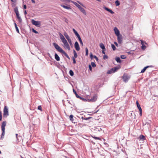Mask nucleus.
Masks as SVG:
<instances>
[{"mask_svg": "<svg viewBox=\"0 0 158 158\" xmlns=\"http://www.w3.org/2000/svg\"><path fill=\"white\" fill-rule=\"evenodd\" d=\"M32 31L34 33H35V34H38V32L36 31L35 30L34 28H32Z\"/></svg>", "mask_w": 158, "mask_h": 158, "instance_id": "c9c22d12", "label": "nucleus"}, {"mask_svg": "<svg viewBox=\"0 0 158 158\" xmlns=\"http://www.w3.org/2000/svg\"><path fill=\"white\" fill-rule=\"evenodd\" d=\"M59 35L60 39L64 45V48L69 51L70 50V49L69 45L64 36L60 33H59Z\"/></svg>", "mask_w": 158, "mask_h": 158, "instance_id": "f257e3e1", "label": "nucleus"}, {"mask_svg": "<svg viewBox=\"0 0 158 158\" xmlns=\"http://www.w3.org/2000/svg\"><path fill=\"white\" fill-rule=\"evenodd\" d=\"M71 2L73 3L79 9L80 8V7H81V6H80L79 4H78V3H77L76 2L71 1Z\"/></svg>", "mask_w": 158, "mask_h": 158, "instance_id": "aec40b11", "label": "nucleus"}, {"mask_svg": "<svg viewBox=\"0 0 158 158\" xmlns=\"http://www.w3.org/2000/svg\"><path fill=\"white\" fill-rule=\"evenodd\" d=\"M79 41H80V44H81L82 45H83V42H82V40H79Z\"/></svg>", "mask_w": 158, "mask_h": 158, "instance_id": "6e6d98bb", "label": "nucleus"}, {"mask_svg": "<svg viewBox=\"0 0 158 158\" xmlns=\"http://www.w3.org/2000/svg\"><path fill=\"white\" fill-rule=\"evenodd\" d=\"M97 99V96L96 95H94L91 99H89L87 100L86 101L89 102H94L96 101Z\"/></svg>", "mask_w": 158, "mask_h": 158, "instance_id": "6e6552de", "label": "nucleus"}, {"mask_svg": "<svg viewBox=\"0 0 158 158\" xmlns=\"http://www.w3.org/2000/svg\"><path fill=\"white\" fill-rule=\"evenodd\" d=\"M100 47L102 49L105 47L104 44L102 43L100 44Z\"/></svg>", "mask_w": 158, "mask_h": 158, "instance_id": "72a5a7b5", "label": "nucleus"}, {"mask_svg": "<svg viewBox=\"0 0 158 158\" xmlns=\"http://www.w3.org/2000/svg\"><path fill=\"white\" fill-rule=\"evenodd\" d=\"M2 116L1 114V121L2 120Z\"/></svg>", "mask_w": 158, "mask_h": 158, "instance_id": "69168bd1", "label": "nucleus"}, {"mask_svg": "<svg viewBox=\"0 0 158 158\" xmlns=\"http://www.w3.org/2000/svg\"><path fill=\"white\" fill-rule=\"evenodd\" d=\"M146 46L144 45H142L141 46V48L143 50H145L146 49Z\"/></svg>", "mask_w": 158, "mask_h": 158, "instance_id": "ea45409f", "label": "nucleus"}, {"mask_svg": "<svg viewBox=\"0 0 158 158\" xmlns=\"http://www.w3.org/2000/svg\"><path fill=\"white\" fill-rule=\"evenodd\" d=\"M148 68V66H146V67H145L141 71V73H144L145 71L146 70V69Z\"/></svg>", "mask_w": 158, "mask_h": 158, "instance_id": "c756f323", "label": "nucleus"}, {"mask_svg": "<svg viewBox=\"0 0 158 158\" xmlns=\"http://www.w3.org/2000/svg\"><path fill=\"white\" fill-rule=\"evenodd\" d=\"M31 1L32 3H35V1L34 0H31Z\"/></svg>", "mask_w": 158, "mask_h": 158, "instance_id": "e2e57ef3", "label": "nucleus"}, {"mask_svg": "<svg viewBox=\"0 0 158 158\" xmlns=\"http://www.w3.org/2000/svg\"><path fill=\"white\" fill-rule=\"evenodd\" d=\"M92 137L96 139H99V140H101V138L98 137H96L95 136H92Z\"/></svg>", "mask_w": 158, "mask_h": 158, "instance_id": "79ce46f5", "label": "nucleus"}, {"mask_svg": "<svg viewBox=\"0 0 158 158\" xmlns=\"http://www.w3.org/2000/svg\"><path fill=\"white\" fill-rule=\"evenodd\" d=\"M69 73L70 75L71 76H73L74 75V73L72 70H69Z\"/></svg>", "mask_w": 158, "mask_h": 158, "instance_id": "7c9ffc66", "label": "nucleus"}, {"mask_svg": "<svg viewBox=\"0 0 158 158\" xmlns=\"http://www.w3.org/2000/svg\"><path fill=\"white\" fill-rule=\"evenodd\" d=\"M23 13H24V14L25 15H26L27 14V11H26V10H24Z\"/></svg>", "mask_w": 158, "mask_h": 158, "instance_id": "4d7b16f0", "label": "nucleus"}, {"mask_svg": "<svg viewBox=\"0 0 158 158\" xmlns=\"http://www.w3.org/2000/svg\"><path fill=\"white\" fill-rule=\"evenodd\" d=\"M118 42V44H121L122 43L123 38L122 35H120L117 36Z\"/></svg>", "mask_w": 158, "mask_h": 158, "instance_id": "9b49d317", "label": "nucleus"}, {"mask_svg": "<svg viewBox=\"0 0 158 158\" xmlns=\"http://www.w3.org/2000/svg\"><path fill=\"white\" fill-rule=\"evenodd\" d=\"M89 70L91 71H92V67L90 65H89Z\"/></svg>", "mask_w": 158, "mask_h": 158, "instance_id": "3c124183", "label": "nucleus"}, {"mask_svg": "<svg viewBox=\"0 0 158 158\" xmlns=\"http://www.w3.org/2000/svg\"><path fill=\"white\" fill-rule=\"evenodd\" d=\"M111 47L114 51H115L116 50V47L114 44H111Z\"/></svg>", "mask_w": 158, "mask_h": 158, "instance_id": "473e14b6", "label": "nucleus"}, {"mask_svg": "<svg viewBox=\"0 0 158 158\" xmlns=\"http://www.w3.org/2000/svg\"><path fill=\"white\" fill-rule=\"evenodd\" d=\"M14 11L16 15L19 14L17 7H16L15 8Z\"/></svg>", "mask_w": 158, "mask_h": 158, "instance_id": "b1692460", "label": "nucleus"}, {"mask_svg": "<svg viewBox=\"0 0 158 158\" xmlns=\"http://www.w3.org/2000/svg\"><path fill=\"white\" fill-rule=\"evenodd\" d=\"M77 36L78 38V39L79 40H81V38L79 35H78Z\"/></svg>", "mask_w": 158, "mask_h": 158, "instance_id": "603ef678", "label": "nucleus"}, {"mask_svg": "<svg viewBox=\"0 0 158 158\" xmlns=\"http://www.w3.org/2000/svg\"><path fill=\"white\" fill-rule=\"evenodd\" d=\"M61 1L62 2H64L65 1H67L68 2H71V0H61Z\"/></svg>", "mask_w": 158, "mask_h": 158, "instance_id": "8fccbe9b", "label": "nucleus"}, {"mask_svg": "<svg viewBox=\"0 0 158 158\" xmlns=\"http://www.w3.org/2000/svg\"><path fill=\"white\" fill-rule=\"evenodd\" d=\"M73 30L76 36L79 35V34L78 33L77 31L74 28L73 29Z\"/></svg>", "mask_w": 158, "mask_h": 158, "instance_id": "c85d7f7f", "label": "nucleus"}, {"mask_svg": "<svg viewBox=\"0 0 158 158\" xmlns=\"http://www.w3.org/2000/svg\"><path fill=\"white\" fill-rule=\"evenodd\" d=\"M108 58V56H107L106 55H105L104 56H103V59L104 60H105L106 59H107Z\"/></svg>", "mask_w": 158, "mask_h": 158, "instance_id": "c03bdc74", "label": "nucleus"}, {"mask_svg": "<svg viewBox=\"0 0 158 158\" xmlns=\"http://www.w3.org/2000/svg\"><path fill=\"white\" fill-rule=\"evenodd\" d=\"M55 58L57 61H59L60 60V58L57 54L56 53H55Z\"/></svg>", "mask_w": 158, "mask_h": 158, "instance_id": "6ab92c4d", "label": "nucleus"}, {"mask_svg": "<svg viewBox=\"0 0 158 158\" xmlns=\"http://www.w3.org/2000/svg\"><path fill=\"white\" fill-rule=\"evenodd\" d=\"M73 52L74 54V56L73 57H74V58H77V57L78 55L75 50H73Z\"/></svg>", "mask_w": 158, "mask_h": 158, "instance_id": "4be33fe9", "label": "nucleus"}, {"mask_svg": "<svg viewBox=\"0 0 158 158\" xmlns=\"http://www.w3.org/2000/svg\"><path fill=\"white\" fill-rule=\"evenodd\" d=\"M114 43L116 47H118V43L116 42H114Z\"/></svg>", "mask_w": 158, "mask_h": 158, "instance_id": "5fc2aeb1", "label": "nucleus"}, {"mask_svg": "<svg viewBox=\"0 0 158 158\" xmlns=\"http://www.w3.org/2000/svg\"><path fill=\"white\" fill-rule=\"evenodd\" d=\"M115 3L116 6H118L120 4V2L118 0L116 1Z\"/></svg>", "mask_w": 158, "mask_h": 158, "instance_id": "2f4dec72", "label": "nucleus"}, {"mask_svg": "<svg viewBox=\"0 0 158 158\" xmlns=\"http://www.w3.org/2000/svg\"><path fill=\"white\" fill-rule=\"evenodd\" d=\"M77 36L78 38V39L79 40H81V38L79 35H78Z\"/></svg>", "mask_w": 158, "mask_h": 158, "instance_id": "864d4df0", "label": "nucleus"}, {"mask_svg": "<svg viewBox=\"0 0 158 158\" xmlns=\"http://www.w3.org/2000/svg\"><path fill=\"white\" fill-rule=\"evenodd\" d=\"M86 55L87 56L88 55V49L87 48H85Z\"/></svg>", "mask_w": 158, "mask_h": 158, "instance_id": "e433bc0d", "label": "nucleus"}, {"mask_svg": "<svg viewBox=\"0 0 158 158\" xmlns=\"http://www.w3.org/2000/svg\"><path fill=\"white\" fill-rule=\"evenodd\" d=\"M151 123V121L150 120L148 121V122H146L145 123L143 122V125H147L149 127H150V124Z\"/></svg>", "mask_w": 158, "mask_h": 158, "instance_id": "f3484780", "label": "nucleus"}, {"mask_svg": "<svg viewBox=\"0 0 158 158\" xmlns=\"http://www.w3.org/2000/svg\"><path fill=\"white\" fill-rule=\"evenodd\" d=\"M53 44L56 49L61 53H62L64 51L62 48L56 43H53Z\"/></svg>", "mask_w": 158, "mask_h": 158, "instance_id": "7ed1b4c3", "label": "nucleus"}, {"mask_svg": "<svg viewBox=\"0 0 158 158\" xmlns=\"http://www.w3.org/2000/svg\"><path fill=\"white\" fill-rule=\"evenodd\" d=\"M6 121H3L2 123L1 129L2 133L1 138H3V136H4L5 134V127L6 125Z\"/></svg>", "mask_w": 158, "mask_h": 158, "instance_id": "f03ea898", "label": "nucleus"}, {"mask_svg": "<svg viewBox=\"0 0 158 158\" xmlns=\"http://www.w3.org/2000/svg\"><path fill=\"white\" fill-rule=\"evenodd\" d=\"M114 30L116 35L117 36L120 35L119 31L116 27H115L114 28Z\"/></svg>", "mask_w": 158, "mask_h": 158, "instance_id": "ddd939ff", "label": "nucleus"}, {"mask_svg": "<svg viewBox=\"0 0 158 158\" xmlns=\"http://www.w3.org/2000/svg\"><path fill=\"white\" fill-rule=\"evenodd\" d=\"M18 19V20L19 23H21L22 22V19L21 18V17L20 16L19 17H18L17 18Z\"/></svg>", "mask_w": 158, "mask_h": 158, "instance_id": "58836bf2", "label": "nucleus"}, {"mask_svg": "<svg viewBox=\"0 0 158 158\" xmlns=\"http://www.w3.org/2000/svg\"><path fill=\"white\" fill-rule=\"evenodd\" d=\"M91 64L92 66L93 67H94V68L95 67H96V66L94 62H91Z\"/></svg>", "mask_w": 158, "mask_h": 158, "instance_id": "4c0bfd02", "label": "nucleus"}, {"mask_svg": "<svg viewBox=\"0 0 158 158\" xmlns=\"http://www.w3.org/2000/svg\"><path fill=\"white\" fill-rule=\"evenodd\" d=\"M17 18L20 17L19 14L16 15Z\"/></svg>", "mask_w": 158, "mask_h": 158, "instance_id": "680f3d73", "label": "nucleus"}, {"mask_svg": "<svg viewBox=\"0 0 158 158\" xmlns=\"http://www.w3.org/2000/svg\"><path fill=\"white\" fill-rule=\"evenodd\" d=\"M102 53L104 54H105V51H102Z\"/></svg>", "mask_w": 158, "mask_h": 158, "instance_id": "338daca9", "label": "nucleus"}, {"mask_svg": "<svg viewBox=\"0 0 158 158\" xmlns=\"http://www.w3.org/2000/svg\"><path fill=\"white\" fill-rule=\"evenodd\" d=\"M14 24L15 25V28L16 31H17V32L18 33H19V29L18 27H17V26L16 23H14Z\"/></svg>", "mask_w": 158, "mask_h": 158, "instance_id": "cd10ccee", "label": "nucleus"}, {"mask_svg": "<svg viewBox=\"0 0 158 158\" xmlns=\"http://www.w3.org/2000/svg\"><path fill=\"white\" fill-rule=\"evenodd\" d=\"M38 109L39 110H40L41 111H42V107L41 106H38Z\"/></svg>", "mask_w": 158, "mask_h": 158, "instance_id": "de8ad7c7", "label": "nucleus"}, {"mask_svg": "<svg viewBox=\"0 0 158 158\" xmlns=\"http://www.w3.org/2000/svg\"><path fill=\"white\" fill-rule=\"evenodd\" d=\"M9 114L8 108L7 106H5L3 110V117H6Z\"/></svg>", "mask_w": 158, "mask_h": 158, "instance_id": "20e7f679", "label": "nucleus"}, {"mask_svg": "<svg viewBox=\"0 0 158 158\" xmlns=\"http://www.w3.org/2000/svg\"><path fill=\"white\" fill-rule=\"evenodd\" d=\"M31 22L32 24L37 27H40L41 26V23L40 21H36L32 19L31 20Z\"/></svg>", "mask_w": 158, "mask_h": 158, "instance_id": "423d86ee", "label": "nucleus"}, {"mask_svg": "<svg viewBox=\"0 0 158 158\" xmlns=\"http://www.w3.org/2000/svg\"><path fill=\"white\" fill-rule=\"evenodd\" d=\"M74 46L75 48L77 51H79L80 50V48L79 45V44L77 41H76L74 44Z\"/></svg>", "mask_w": 158, "mask_h": 158, "instance_id": "f8f14e48", "label": "nucleus"}, {"mask_svg": "<svg viewBox=\"0 0 158 158\" xmlns=\"http://www.w3.org/2000/svg\"><path fill=\"white\" fill-rule=\"evenodd\" d=\"M115 60L118 63H121V60L120 58L118 57H116L115 58Z\"/></svg>", "mask_w": 158, "mask_h": 158, "instance_id": "412c9836", "label": "nucleus"}, {"mask_svg": "<svg viewBox=\"0 0 158 158\" xmlns=\"http://www.w3.org/2000/svg\"><path fill=\"white\" fill-rule=\"evenodd\" d=\"M120 57L122 59H125L126 58V57L125 55H122Z\"/></svg>", "mask_w": 158, "mask_h": 158, "instance_id": "a19ab883", "label": "nucleus"}, {"mask_svg": "<svg viewBox=\"0 0 158 158\" xmlns=\"http://www.w3.org/2000/svg\"><path fill=\"white\" fill-rule=\"evenodd\" d=\"M73 91L74 93L75 94L76 97L77 98H80L81 100H82L83 101H84V102H85L86 101H87V99H86L84 98H83V97L80 96H79V95H78L77 94L76 92L74 90V89H73Z\"/></svg>", "mask_w": 158, "mask_h": 158, "instance_id": "0eeeda50", "label": "nucleus"}, {"mask_svg": "<svg viewBox=\"0 0 158 158\" xmlns=\"http://www.w3.org/2000/svg\"><path fill=\"white\" fill-rule=\"evenodd\" d=\"M94 58L97 61H98V57L96 56H94Z\"/></svg>", "mask_w": 158, "mask_h": 158, "instance_id": "09e8293b", "label": "nucleus"}, {"mask_svg": "<svg viewBox=\"0 0 158 158\" xmlns=\"http://www.w3.org/2000/svg\"><path fill=\"white\" fill-rule=\"evenodd\" d=\"M94 56L92 52L90 53V57L91 59H92L94 58Z\"/></svg>", "mask_w": 158, "mask_h": 158, "instance_id": "49530a36", "label": "nucleus"}, {"mask_svg": "<svg viewBox=\"0 0 158 158\" xmlns=\"http://www.w3.org/2000/svg\"><path fill=\"white\" fill-rule=\"evenodd\" d=\"M102 130L101 129V128H100V129H98V131H100Z\"/></svg>", "mask_w": 158, "mask_h": 158, "instance_id": "774afa93", "label": "nucleus"}, {"mask_svg": "<svg viewBox=\"0 0 158 158\" xmlns=\"http://www.w3.org/2000/svg\"><path fill=\"white\" fill-rule=\"evenodd\" d=\"M145 137L143 135H140L139 137V138L140 140H143L145 139Z\"/></svg>", "mask_w": 158, "mask_h": 158, "instance_id": "393cba45", "label": "nucleus"}, {"mask_svg": "<svg viewBox=\"0 0 158 158\" xmlns=\"http://www.w3.org/2000/svg\"><path fill=\"white\" fill-rule=\"evenodd\" d=\"M73 117H74V116H73V115L72 114L70 115L69 116L70 119L72 122H73V120H74Z\"/></svg>", "mask_w": 158, "mask_h": 158, "instance_id": "a878e982", "label": "nucleus"}, {"mask_svg": "<svg viewBox=\"0 0 158 158\" xmlns=\"http://www.w3.org/2000/svg\"><path fill=\"white\" fill-rule=\"evenodd\" d=\"M127 53L128 54H131V52H127Z\"/></svg>", "mask_w": 158, "mask_h": 158, "instance_id": "0e129e2a", "label": "nucleus"}, {"mask_svg": "<svg viewBox=\"0 0 158 158\" xmlns=\"http://www.w3.org/2000/svg\"><path fill=\"white\" fill-rule=\"evenodd\" d=\"M67 6H66L65 5H62V4H61L60 5V6L63 7L65 9H66L67 10H71L72 9L70 7V6L69 5H67Z\"/></svg>", "mask_w": 158, "mask_h": 158, "instance_id": "4468645a", "label": "nucleus"}, {"mask_svg": "<svg viewBox=\"0 0 158 158\" xmlns=\"http://www.w3.org/2000/svg\"><path fill=\"white\" fill-rule=\"evenodd\" d=\"M68 41L69 42V44L70 45V46H71L72 47L73 46V44L72 43L71 39H70V40H68Z\"/></svg>", "mask_w": 158, "mask_h": 158, "instance_id": "f704fd0d", "label": "nucleus"}, {"mask_svg": "<svg viewBox=\"0 0 158 158\" xmlns=\"http://www.w3.org/2000/svg\"><path fill=\"white\" fill-rule=\"evenodd\" d=\"M141 44L142 45H144V44H146V43L144 42L143 41L141 40Z\"/></svg>", "mask_w": 158, "mask_h": 158, "instance_id": "a18cd8bd", "label": "nucleus"}, {"mask_svg": "<svg viewBox=\"0 0 158 158\" xmlns=\"http://www.w3.org/2000/svg\"><path fill=\"white\" fill-rule=\"evenodd\" d=\"M64 36L65 37L67 40L68 41V40H69L71 39L70 37H69V35L66 32H64Z\"/></svg>", "mask_w": 158, "mask_h": 158, "instance_id": "dca6fc26", "label": "nucleus"}, {"mask_svg": "<svg viewBox=\"0 0 158 158\" xmlns=\"http://www.w3.org/2000/svg\"><path fill=\"white\" fill-rule=\"evenodd\" d=\"M91 118V117L86 118L85 116H84V117L82 116L81 118L83 120L84 119L85 120H88L90 119Z\"/></svg>", "mask_w": 158, "mask_h": 158, "instance_id": "bb28decb", "label": "nucleus"}, {"mask_svg": "<svg viewBox=\"0 0 158 158\" xmlns=\"http://www.w3.org/2000/svg\"><path fill=\"white\" fill-rule=\"evenodd\" d=\"M11 2L13 3H15L16 2V0H11Z\"/></svg>", "mask_w": 158, "mask_h": 158, "instance_id": "bf43d9fd", "label": "nucleus"}, {"mask_svg": "<svg viewBox=\"0 0 158 158\" xmlns=\"http://www.w3.org/2000/svg\"><path fill=\"white\" fill-rule=\"evenodd\" d=\"M75 58H74V57H72V60H73V63L74 64H75L76 63V60H75Z\"/></svg>", "mask_w": 158, "mask_h": 158, "instance_id": "37998d69", "label": "nucleus"}, {"mask_svg": "<svg viewBox=\"0 0 158 158\" xmlns=\"http://www.w3.org/2000/svg\"><path fill=\"white\" fill-rule=\"evenodd\" d=\"M23 8L24 9H26L27 8V6L26 5H24L23 6Z\"/></svg>", "mask_w": 158, "mask_h": 158, "instance_id": "13d9d810", "label": "nucleus"}, {"mask_svg": "<svg viewBox=\"0 0 158 158\" xmlns=\"http://www.w3.org/2000/svg\"><path fill=\"white\" fill-rule=\"evenodd\" d=\"M136 104H137V106L139 111V115L140 116H141L142 115V110L140 107V105L139 104V102L137 101L136 102Z\"/></svg>", "mask_w": 158, "mask_h": 158, "instance_id": "1a4fd4ad", "label": "nucleus"}, {"mask_svg": "<svg viewBox=\"0 0 158 158\" xmlns=\"http://www.w3.org/2000/svg\"><path fill=\"white\" fill-rule=\"evenodd\" d=\"M119 68L117 67H115L113 68H111L110 69L108 70L107 72V74H111L112 73H114Z\"/></svg>", "mask_w": 158, "mask_h": 158, "instance_id": "39448f33", "label": "nucleus"}, {"mask_svg": "<svg viewBox=\"0 0 158 158\" xmlns=\"http://www.w3.org/2000/svg\"><path fill=\"white\" fill-rule=\"evenodd\" d=\"M123 79L125 82H127L129 80V78L127 74H124L123 76Z\"/></svg>", "mask_w": 158, "mask_h": 158, "instance_id": "9d476101", "label": "nucleus"}, {"mask_svg": "<svg viewBox=\"0 0 158 158\" xmlns=\"http://www.w3.org/2000/svg\"><path fill=\"white\" fill-rule=\"evenodd\" d=\"M102 51H105L106 50V48L105 47L102 48Z\"/></svg>", "mask_w": 158, "mask_h": 158, "instance_id": "052dcab7", "label": "nucleus"}, {"mask_svg": "<svg viewBox=\"0 0 158 158\" xmlns=\"http://www.w3.org/2000/svg\"><path fill=\"white\" fill-rule=\"evenodd\" d=\"M103 8L106 10L110 12L111 14H113L114 13V12L112 10H111L110 9H109V8H108L106 6H104V7Z\"/></svg>", "mask_w": 158, "mask_h": 158, "instance_id": "2eb2a0df", "label": "nucleus"}, {"mask_svg": "<svg viewBox=\"0 0 158 158\" xmlns=\"http://www.w3.org/2000/svg\"><path fill=\"white\" fill-rule=\"evenodd\" d=\"M79 9L81 10V11L82 13H83V14H84L85 15H86V12L84 8H83L81 6V7Z\"/></svg>", "mask_w": 158, "mask_h": 158, "instance_id": "a211bd4d", "label": "nucleus"}, {"mask_svg": "<svg viewBox=\"0 0 158 158\" xmlns=\"http://www.w3.org/2000/svg\"><path fill=\"white\" fill-rule=\"evenodd\" d=\"M61 53L63 54L69 59H70L69 57L64 51Z\"/></svg>", "mask_w": 158, "mask_h": 158, "instance_id": "5701e85b", "label": "nucleus"}]
</instances>
